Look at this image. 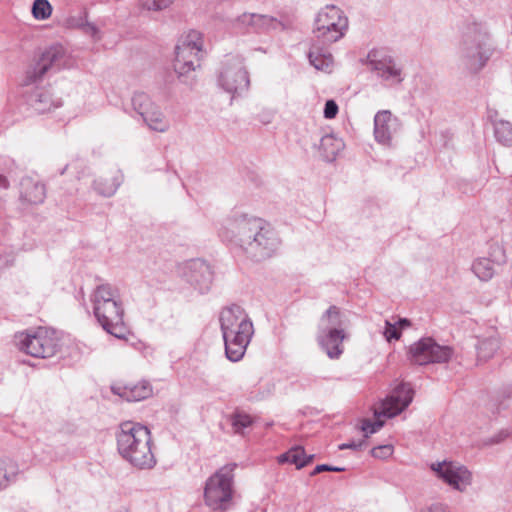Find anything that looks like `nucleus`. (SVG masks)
<instances>
[{"label": "nucleus", "instance_id": "1", "mask_svg": "<svg viewBox=\"0 0 512 512\" xmlns=\"http://www.w3.org/2000/svg\"><path fill=\"white\" fill-rule=\"evenodd\" d=\"M228 225L234 241L254 261L272 257L280 247L277 232L261 218L240 215L230 220Z\"/></svg>", "mask_w": 512, "mask_h": 512}, {"label": "nucleus", "instance_id": "2", "mask_svg": "<svg viewBox=\"0 0 512 512\" xmlns=\"http://www.w3.org/2000/svg\"><path fill=\"white\" fill-rule=\"evenodd\" d=\"M225 353L232 362L241 360L254 334L253 323L239 305L224 307L219 314Z\"/></svg>", "mask_w": 512, "mask_h": 512}, {"label": "nucleus", "instance_id": "3", "mask_svg": "<svg viewBox=\"0 0 512 512\" xmlns=\"http://www.w3.org/2000/svg\"><path fill=\"white\" fill-rule=\"evenodd\" d=\"M117 448L120 455L138 469H151L156 465L150 431L141 424L122 423L117 433Z\"/></svg>", "mask_w": 512, "mask_h": 512}, {"label": "nucleus", "instance_id": "4", "mask_svg": "<svg viewBox=\"0 0 512 512\" xmlns=\"http://www.w3.org/2000/svg\"><path fill=\"white\" fill-rule=\"evenodd\" d=\"M235 463L222 466L205 482L204 503L215 512H226L235 505Z\"/></svg>", "mask_w": 512, "mask_h": 512}, {"label": "nucleus", "instance_id": "5", "mask_svg": "<svg viewBox=\"0 0 512 512\" xmlns=\"http://www.w3.org/2000/svg\"><path fill=\"white\" fill-rule=\"evenodd\" d=\"M491 55L486 32L478 24L468 26L463 32L458 50L460 67L470 73H478Z\"/></svg>", "mask_w": 512, "mask_h": 512}, {"label": "nucleus", "instance_id": "6", "mask_svg": "<svg viewBox=\"0 0 512 512\" xmlns=\"http://www.w3.org/2000/svg\"><path fill=\"white\" fill-rule=\"evenodd\" d=\"M414 391L409 384L403 383L397 386L393 392L380 402L379 408L374 409L375 420L364 419L361 424V430L367 438L380 430L384 421L381 416L392 418L405 410L413 400Z\"/></svg>", "mask_w": 512, "mask_h": 512}, {"label": "nucleus", "instance_id": "7", "mask_svg": "<svg viewBox=\"0 0 512 512\" xmlns=\"http://www.w3.org/2000/svg\"><path fill=\"white\" fill-rule=\"evenodd\" d=\"M202 46V35L196 30L189 31L178 40L173 66L178 78L185 83L188 82V74L200 66Z\"/></svg>", "mask_w": 512, "mask_h": 512}, {"label": "nucleus", "instance_id": "8", "mask_svg": "<svg viewBox=\"0 0 512 512\" xmlns=\"http://www.w3.org/2000/svg\"><path fill=\"white\" fill-rule=\"evenodd\" d=\"M348 28V19L342 10L334 5L321 9L314 22L313 33L324 44L341 39Z\"/></svg>", "mask_w": 512, "mask_h": 512}, {"label": "nucleus", "instance_id": "9", "mask_svg": "<svg viewBox=\"0 0 512 512\" xmlns=\"http://www.w3.org/2000/svg\"><path fill=\"white\" fill-rule=\"evenodd\" d=\"M15 342L19 350L37 358L52 357L59 347L54 333L42 327L16 334Z\"/></svg>", "mask_w": 512, "mask_h": 512}, {"label": "nucleus", "instance_id": "10", "mask_svg": "<svg viewBox=\"0 0 512 512\" xmlns=\"http://www.w3.org/2000/svg\"><path fill=\"white\" fill-rule=\"evenodd\" d=\"M218 84L233 97L241 96L248 91L250 87L249 74L241 58L228 57L223 62L218 76Z\"/></svg>", "mask_w": 512, "mask_h": 512}, {"label": "nucleus", "instance_id": "11", "mask_svg": "<svg viewBox=\"0 0 512 512\" xmlns=\"http://www.w3.org/2000/svg\"><path fill=\"white\" fill-rule=\"evenodd\" d=\"M435 476L458 492L467 491L473 481L472 472L463 464L455 461H437L430 464Z\"/></svg>", "mask_w": 512, "mask_h": 512}, {"label": "nucleus", "instance_id": "12", "mask_svg": "<svg viewBox=\"0 0 512 512\" xmlns=\"http://www.w3.org/2000/svg\"><path fill=\"white\" fill-rule=\"evenodd\" d=\"M65 49L56 44L46 48L34 65L27 71L26 83L42 80L48 73L59 71L64 65Z\"/></svg>", "mask_w": 512, "mask_h": 512}, {"label": "nucleus", "instance_id": "13", "mask_svg": "<svg viewBox=\"0 0 512 512\" xmlns=\"http://www.w3.org/2000/svg\"><path fill=\"white\" fill-rule=\"evenodd\" d=\"M409 353L412 362L426 365L448 362L453 356V349L439 345L432 338H422L410 346Z\"/></svg>", "mask_w": 512, "mask_h": 512}, {"label": "nucleus", "instance_id": "14", "mask_svg": "<svg viewBox=\"0 0 512 512\" xmlns=\"http://www.w3.org/2000/svg\"><path fill=\"white\" fill-rule=\"evenodd\" d=\"M94 316L101 327L116 338H124L127 328L124 323V307L122 300L107 303L93 309Z\"/></svg>", "mask_w": 512, "mask_h": 512}, {"label": "nucleus", "instance_id": "15", "mask_svg": "<svg viewBox=\"0 0 512 512\" xmlns=\"http://www.w3.org/2000/svg\"><path fill=\"white\" fill-rule=\"evenodd\" d=\"M184 276L200 293L208 292L213 282V271L210 265L201 259L188 261Z\"/></svg>", "mask_w": 512, "mask_h": 512}, {"label": "nucleus", "instance_id": "16", "mask_svg": "<svg viewBox=\"0 0 512 512\" xmlns=\"http://www.w3.org/2000/svg\"><path fill=\"white\" fill-rule=\"evenodd\" d=\"M368 64L371 71L391 85L400 84L404 79L401 66L389 56L378 59L375 54L369 53Z\"/></svg>", "mask_w": 512, "mask_h": 512}, {"label": "nucleus", "instance_id": "17", "mask_svg": "<svg viewBox=\"0 0 512 512\" xmlns=\"http://www.w3.org/2000/svg\"><path fill=\"white\" fill-rule=\"evenodd\" d=\"M400 127L399 119L389 110H382L374 117V137L382 145H390L393 135Z\"/></svg>", "mask_w": 512, "mask_h": 512}, {"label": "nucleus", "instance_id": "18", "mask_svg": "<svg viewBox=\"0 0 512 512\" xmlns=\"http://www.w3.org/2000/svg\"><path fill=\"white\" fill-rule=\"evenodd\" d=\"M236 27L247 32L262 33L281 26L276 18L263 14L243 13L236 19Z\"/></svg>", "mask_w": 512, "mask_h": 512}, {"label": "nucleus", "instance_id": "19", "mask_svg": "<svg viewBox=\"0 0 512 512\" xmlns=\"http://www.w3.org/2000/svg\"><path fill=\"white\" fill-rule=\"evenodd\" d=\"M345 337V331L318 330L317 340L329 358L337 359L343 353Z\"/></svg>", "mask_w": 512, "mask_h": 512}, {"label": "nucleus", "instance_id": "20", "mask_svg": "<svg viewBox=\"0 0 512 512\" xmlns=\"http://www.w3.org/2000/svg\"><path fill=\"white\" fill-rule=\"evenodd\" d=\"M349 325V319L340 308L330 306L320 317L318 330L345 331Z\"/></svg>", "mask_w": 512, "mask_h": 512}, {"label": "nucleus", "instance_id": "21", "mask_svg": "<svg viewBox=\"0 0 512 512\" xmlns=\"http://www.w3.org/2000/svg\"><path fill=\"white\" fill-rule=\"evenodd\" d=\"M494 259L478 258L472 265L474 274L482 281L490 280L495 273V264L505 261L503 251L500 247L494 248Z\"/></svg>", "mask_w": 512, "mask_h": 512}, {"label": "nucleus", "instance_id": "22", "mask_svg": "<svg viewBox=\"0 0 512 512\" xmlns=\"http://www.w3.org/2000/svg\"><path fill=\"white\" fill-rule=\"evenodd\" d=\"M20 197L29 204H40L44 201L45 187L32 177H24L20 182Z\"/></svg>", "mask_w": 512, "mask_h": 512}, {"label": "nucleus", "instance_id": "23", "mask_svg": "<svg viewBox=\"0 0 512 512\" xmlns=\"http://www.w3.org/2000/svg\"><path fill=\"white\" fill-rule=\"evenodd\" d=\"M487 117L493 125L496 140L504 146H511L512 123L500 118L498 111L493 109L488 110Z\"/></svg>", "mask_w": 512, "mask_h": 512}, {"label": "nucleus", "instance_id": "24", "mask_svg": "<svg viewBox=\"0 0 512 512\" xmlns=\"http://www.w3.org/2000/svg\"><path fill=\"white\" fill-rule=\"evenodd\" d=\"M119 299H121V297L118 288L109 283L97 285L90 296L93 309L107 303L118 301Z\"/></svg>", "mask_w": 512, "mask_h": 512}, {"label": "nucleus", "instance_id": "25", "mask_svg": "<svg viewBox=\"0 0 512 512\" xmlns=\"http://www.w3.org/2000/svg\"><path fill=\"white\" fill-rule=\"evenodd\" d=\"M308 59L315 69L324 72H330L334 63L331 53L317 44L312 45L308 53Z\"/></svg>", "mask_w": 512, "mask_h": 512}, {"label": "nucleus", "instance_id": "26", "mask_svg": "<svg viewBox=\"0 0 512 512\" xmlns=\"http://www.w3.org/2000/svg\"><path fill=\"white\" fill-rule=\"evenodd\" d=\"M343 148V141L334 135L327 134L320 139L319 150L325 161H333Z\"/></svg>", "mask_w": 512, "mask_h": 512}, {"label": "nucleus", "instance_id": "27", "mask_svg": "<svg viewBox=\"0 0 512 512\" xmlns=\"http://www.w3.org/2000/svg\"><path fill=\"white\" fill-rule=\"evenodd\" d=\"M120 183L121 176L118 173L99 176L94 181V190L102 196L111 197L117 191Z\"/></svg>", "mask_w": 512, "mask_h": 512}, {"label": "nucleus", "instance_id": "28", "mask_svg": "<svg viewBox=\"0 0 512 512\" xmlns=\"http://www.w3.org/2000/svg\"><path fill=\"white\" fill-rule=\"evenodd\" d=\"M87 17V11L83 10L78 15L69 16L66 19V26L68 28L81 29L85 34L90 35L94 39H99L98 28L93 23H90Z\"/></svg>", "mask_w": 512, "mask_h": 512}, {"label": "nucleus", "instance_id": "29", "mask_svg": "<svg viewBox=\"0 0 512 512\" xmlns=\"http://www.w3.org/2000/svg\"><path fill=\"white\" fill-rule=\"evenodd\" d=\"M152 392L151 385L146 381H142L135 385L125 386L119 395L129 402H136L150 397Z\"/></svg>", "mask_w": 512, "mask_h": 512}, {"label": "nucleus", "instance_id": "30", "mask_svg": "<svg viewBox=\"0 0 512 512\" xmlns=\"http://www.w3.org/2000/svg\"><path fill=\"white\" fill-rule=\"evenodd\" d=\"M312 459L313 455H306L303 447L295 446L288 450L286 453L280 455L279 462H288L294 464L297 469H300L310 463Z\"/></svg>", "mask_w": 512, "mask_h": 512}, {"label": "nucleus", "instance_id": "31", "mask_svg": "<svg viewBox=\"0 0 512 512\" xmlns=\"http://www.w3.org/2000/svg\"><path fill=\"white\" fill-rule=\"evenodd\" d=\"M19 474L18 464L11 459H0V490L15 482Z\"/></svg>", "mask_w": 512, "mask_h": 512}, {"label": "nucleus", "instance_id": "32", "mask_svg": "<svg viewBox=\"0 0 512 512\" xmlns=\"http://www.w3.org/2000/svg\"><path fill=\"white\" fill-rule=\"evenodd\" d=\"M142 119L150 130L156 132L164 133L170 128L169 120L165 117L158 106Z\"/></svg>", "mask_w": 512, "mask_h": 512}, {"label": "nucleus", "instance_id": "33", "mask_svg": "<svg viewBox=\"0 0 512 512\" xmlns=\"http://www.w3.org/2000/svg\"><path fill=\"white\" fill-rule=\"evenodd\" d=\"M142 119L150 130L156 132L164 133L170 128L169 120L165 117L158 106Z\"/></svg>", "mask_w": 512, "mask_h": 512}, {"label": "nucleus", "instance_id": "34", "mask_svg": "<svg viewBox=\"0 0 512 512\" xmlns=\"http://www.w3.org/2000/svg\"><path fill=\"white\" fill-rule=\"evenodd\" d=\"M500 347V341L496 336H489L479 340L477 356L479 360L487 361L492 358Z\"/></svg>", "mask_w": 512, "mask_h": 512}, {"label": "nucleus", "instance_id": "35", "mask_svg": "<svg viewBox=\"0 0 512 512\" xmlns=\"http://www.w3.org/2000/svg\"><path fill=\"white\" fill-rule=\"evenodd\" d=\"M132 106L133 109L144 118L152 110L157 107V105L151 100L149 95L144 92H137L132 97Z\"/></svg>", "mask_w": 512, "mask_h": 512}, {"label": "nucleus", "instance_id": "36", "mask_svg": "<svg viewBox=\"0 0 512 512\" xmlns=\"http://www.w3.org/2000/svg\"><path fill=\"white\" fill-rule=\"evenodd\" d=\"M32 106L39 113L51 111L52 107H59L60 100L54 101L48 92L42 91L36 93L32 98Z\"/></svg>", "mask_w": 512, "mask_h": 512}, {"label": "nucleus", "instance_id": "37", "mask_svg": "<svg viewBox=\"0 0 512 512\" xmlns=\"http://www.w3.org/2000/svg\"><path fill=\"white\" fill-rule=\"evenodd\" d=\"M230 424L234 433L244 435L245 430L252 426L253 419L245 412L236 411L230 416Z\"/></svg>", "mask_w": 512, "mask_h": 512}, {"label": "nucleus", "instance_id": "38", "mask_svg": "<svg viewBox=\"0 0 512 512\" xmlns=\"http://www.w3.org/2000/svg\"><path fill=\"white\" fill-rule=\"evenodd\" d=\"M31 11L35 19L46 20L52 14V6L48 0H34Z\"/></svg>", "mask_w": 512, "mask_h": 512}, {"label": "nucleus", "instance_id": "39", "mask_svg": "<svg viewBox=\"0 0 512 512\" xmlns=\"http://www.w3.org/2000/svg\"><path fill=\"white\" fill-rule=\"evenodd\" d=\"M174 0H139L140 6L148 11H158L167 8Z\"/></svg>", "mask_w": 512, "mask_h": 512}, {"label": "nucleus", "instance_id": "40", "mask_svg": "<svg viewBox=\"0 0 512 512\" xmlns=\"http://www.w3.org/2000/svg\"><path fill=\"white\" fill-rule=\"evenodd\" d=\"M383 335L388 342H391L400 339L401 331L395 323L386 320Z\"/></svg>", "mask_w": 512, "mask_h": 512}, {"label": "nucleus", "instance_id": "41", "mask_svg": "<svg viewBox=\"0 0 512 512\" xmlns=\"http://www.w3.org/2000/svg\"><path fill=\"white\" fill-rule=\"evenodd\" d=\"M371 453L375 458L385 459L393 453V447L391 445L378 446L373 448Z\"/></svg>", "mask_w": 512, "mask_h": 512}, {"label": "nucleus", "instance_id": "42", "mask_svg": "<svg viewBox=\"0 0 512 512\" xmlns=\"http://www.w3.org/2000/svg\"><path fill=\"white\" fill-rule=\"evenodd\" d=\"M338 113V105L334 100H327L324 107V117L326 119L334 118Z\"/></svg>", "mask_w": 512, "mask_h": 512}, {"label": "nucleus", "instance_id": "43", "mask_svg": "<svg viewBox=\"0 0 512 512\" xmlns=\"http://www.w3.org/2000/svg\"><path fill=\"white\" fill-rule=\"evenodd\" d=\"M510 435V431L508 429H502L497 434L489 438L485 443L492 445V444H498L504 441L506 438H508Z\"/></svg>", "mask_w": 512, "mask_h": 512}, {"label": "nucleus", "instance_id": "44", "mask_svg": "<svg viewBox=\"0 0 512 512\" xmlns=\"http://www.w3.org/2000/svg\"><path fill=\"white\" fill-rule=\"evenodd\" d=\"M323 471L341 472V471H344V468L336 467V466H330V465H327V464H321V465H317L315 467V469L313 470L311 475H316V474H318L320 472H323Z\"/></svg>", "mask_w": 512, "mask_h": 512}, {"label": "nucleus", "instance_id": "45", "mask_svg": "<svg viewBox=\"0 0 512 512\" xmlns=\"http://www.w3.org/2000/svg\"><path fill=\"white\" fill-rule=\"evenodd\" d=\"M363 441L361 442H355V441H351L349 443H343L339 446V449L340 450H344V449H353V450H358L362 447L363 445Z\"/></svg>", "mask_w": 512, "mask_h": 512}, {"label": "nucleus", "instance_id": "46", "mask_svg": "<svg viewBox=\"0 0 512 512\" xmlns=\"http://www.w3.org/2000/svg\"><path fill=\"white\" fill-rule=\"evenodd\" d=\"M429 512H451L448 507L442 503L432 504L429 508Z\"/></svg>", "mask_w": 512, "mask_h": 512}, {"label": "nucleus", "instance_id": "47", "mask_svg": "<svg viewBox=\"0 0 512 512\" xmlns=\"http://www.w3.org/2000/svg\"><path fill=\"white\" fill-rule=\"evenodd\" d=\"M398 328L401 330V329H404L408 326H410V321L406 318H402V319H399L397 323H395Z\"/></svg>", "mask_w": 512, "mask_h": 512}, {"label": "nucleus", "instance_id": "48", "mask_svg": "<svg viewBox=\"0 0 512 512\" xmlns=\"http://www.w3.org/2000/svg\"><path fill=\"white\" fill-rule=\"evenodd\" d=\"M0 186L6 188L8 186L7 179L3 176H0Z\"/></svg>", "mask_w": 512, "mask_h": 512}]
</instances>
